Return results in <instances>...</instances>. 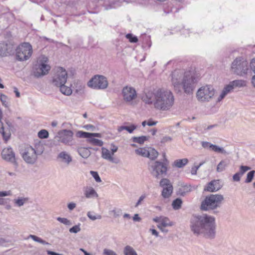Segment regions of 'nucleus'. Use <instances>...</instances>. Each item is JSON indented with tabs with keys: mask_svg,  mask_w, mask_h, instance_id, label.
Masks as SVG:
<instances>
[{
	"mask_svg": "<svg viewBox=\"0 0 255 255\" xmlns=\"http://www.w3.org/2000/svg\"><path fill=\"white\" fill-rule=\"evenodd\" d=\"M229 164V161L226 159L221 160L218 164L217 167V171L221 172L225 170L226 168Z\"/></svg>",
	"mask_w": 255,
	"mask_h": 255,
	"instance_id": "nucleus-23",
	"label": "nucleus"
},
{
	"mask_svg": "<svg viewBox=\"0 0 255 255\" xmlns=\"http://www.w3.org/2000/svg\"><path fill=\"white\" fill-rule=\"evenodd\" d=\"M182 204V199L180 198H177L173 201L172 206L173 209L178 210L181 208Z\"/></svg>",
	"mask_w": 255,
	"mask_h": 255,
	"instance_id": "nucleus-31",
	"label": "nucleus"
},
{
	"mask_svg": "<svg viewBox=\"0 0 255 255\" xmlns=\"http://www.w3.org/2000/svg\"><path fill=\"white\" fill-rule=\"evenodd\" d=\"M215 218L207 214L193 215L190 220V228L193 233L206 239L213 240L216 236Z\"/></svg>",
	"mask_w": 255,
	"mask_h": 255,
	"instance_id": "nucleus-1",
	"label": "nucleus"
},
{
	"mask_svg": "<svg viewBox=\"0 0 255 255\" xmlns=\"http://www.w3.org/2000/svg\"><path fill=\"white\" fill-rule=\"evenodd\" d=\"M154 107L158 110L166 111L174 104V96L170 91L158 89L154 93Z\"/></svg>",
	"mask_w": 255,
	"mask_h": 255,
	"instance_id": "nucleus-3",
	"label": "nucleus"
},
{
	"mask_svg": "<svg viewBox=\"0 0 255 255\" xmlns=\"http://www.w3.org/2000/svg\"><path fill=\"white\" fill-rule=\"evenodd\" d=\"M0 100L1 102L2 105L5 107H7V102L6 101L7 96L2 93L0 94Z\"/></svg>",
	"mask_w": 255,
	"mask_h": 255,
	"instance_id": "nucleus-48",
	"label": "nucleus"
},
{
	"mask_svg": "<svg viewBox=\"0 0 255 255\" xmlns=\"http://www.w3.org/2000/svg\"><path fill=\"white\" fill-rule=\"evenodd\" d=\"M83 190L84 192V195L85 197L87 198H92L94 197H98L97 193L96 192L95 190L92 187H84L83 188Z\"/></svg>",
	"mask_w": 255,
	"mask_h": 255,
	"instance_id": "nucleus-19",
	"label": "nucleus"
},
{
	"mask_svg": "<svg viewBox=\"0 0 255 255\" xmlns=\"http://www.w3.org/2000/svg\"><path fill=\"white\" fill-rule=\"evenodd\" d=\"M124 100L127 102H129L136 97V92L135 89L130 87L126 86L122 90Z\"/></svg>",
	"mask_w": 255,
	"mask_h": 255,
	"instance_id": "nucleus-16",
	"label": "nucleus"
},
{
	"mask_svg": "<svg viewBox=\"0 0 255 255\" xmlns=\"http://www.w3.org/2000/svg\"><path fill=\"white\" fill-rule=\"evenodd\" d=\"M215 90L211 85H206L200 88L197 92L196 97L198 101L208 102L213 97Z\"/></svg>",
	"mask_w": 255,
	"mask_h": 255,
	"instance_id": "nucleus-8",
	"label": "nucleus"
},
{
	"mask_svg": "<svg viewBox=\"0 0 255 255\" xmlns=\"http://www.w3.org/2000/svg\"><path fill=\"white\" fill-rule=\"evenodd\" d=\"M87 216L92 221H95L96 219H101L102 216L98 215L97 216L92 215L91 212H88L87 213Z\"/></svg>",
	"mask_w": 255,
	"mask_h": 255,
	"instance_id": "nucleus-49",
	"label": "nucleus"
},
{
	"mask_svg": "<svg viewBox=\"0 0 255 255\" xmlns=\"http://www.w3.org/2000/svg\"><path fill=\"white\" fill-rule=\"evenodd\" d=\"M112 148H111V150L112 151V154L113 155L117 151L118 149V147L115 145L114 144H111Z\"/></svg>",
	"mask_w": 255,
	"mask_h": 255,
	"instance_id": "nucleus-58",
	"label": "nucleus"
},
{
	"mask_svg": "<svg viewBox=\"0 0 255 255\" xmlns=\"http://www.w3.org/2000/svg\"><path fill=\"white\" fill-rule=\"evenodd\" d=\"M29 238L32 239L33 241L35 242L41 243L43 245H48L49 243L46 242L45 241L42 240V239L40 238L39 237L33 235H30L29 236Z\"/></svg>",
	"mask_w": 255,
	"mask_h": 255,
	"instance_id": "nucleus-40",
	"label": "nucleus"
},
{
	"mask_svg": "<svg viewBox=\"0 0 255 255\" xmlns=\"http://www.w3.org/2000/svg\"><path fill=\"white\" fill-rule=\"evenodd\" d=\"M25 201H26V198H18L15 200V203L19 207H20L24 204Z\"/></svg>",
	"mask_w": 255,
	"mask_h": 255,
	"instance_id": "nucleus-51",
	"label": "nucleus"
},
{
	"mask_svg": "<svg viewBox=\"0 0 255 255\" xmlns=\"http://www.w3.org/2000/svg\"><path fill=\"white\" fill-rule=\"evenodd\" d=\"M92 147H78L77 151L79 155L84 158H87L91 155V152L89 150Z\"/></svg>",
	"mask_w": 255,
	"mask_h": 255,
	"instance_id": "nucleus-21",
	"label": "nucleus"
},
{
	"mask_svg": "<svg viewBox=\"0 0 255 255\" xmlns=\"http://www.w3.org/2000/svg\"><path fill=\"white\" fill-rule=\"evenodd\" d=\"M112 212H113L114 213V217L115 218H117V217H119L121 215V210H119L117 211L115 210H113L112 211Z\"/></svg>",
	"mask_w": 255,
	"mask_h": 255,
	"instance_id": "nucleus-64",
	"label": "nucleus"
},
{
	"mask_svg": "<svg viewBox=\"0 0 255 255\" xmlns=\"http://www.w3.org/2000/svg\"><path fill=\"white\" fill-rule=\"evenodd\" d=\"M47 58L43 57L42 59L37 61V64H36L33 67V75L34 77L39 78L47 75L51 69V67L46 62Z\"/></svg>",
	"mask_w": 255,
	"mask_h": 255,
	"instance_id": "nucleus-6",
	"label": "nucleus"
},
{
	"mask_svg": "<svg viewBox=\"0 0 255 255\" xmlns=\"http://www.w3.org/2000/svg\"><path fill=\"white\" fill-rule=\"evenodd\" d=\"M84 128L87 130L91 129L92 131H94L95 129V126L92 125H86L84 126Z\"/></svg>",
	"mask_w": 255,
	"mask_h": 255,
	"instance_id": "nucleus-59",
	"label": "nucleus"
},
{
	"mask_svg": "<svg viewBox=\"0 0 255 255\" xmlns=\"http://www.w3.org/2000/svg\"><path fill=\"white\" fill-rule=\"evenodd\" d=\"M135 152L137 154L146 157H147V156L149 154V152L144 148H139L138 149H135Z\"/></svg>",
	"mask_w": 255,
	"mask_h": 255,
	"instance_id": "nucleus-37",
	"label": "nucleus"
},
{
	"mask_svg": "<svg viewBox=\"0 0 255 255\" xmlns=\"http://www.w3.org/2000/svg\"><path fill=\"white\" fill-rule=\"evenodd\" d=\"M58 157L63 159V161L68 164L72 161L71 156L65 151L60 152L58 155Z\"/></svg>",
	"mask_w": 255,
	"mask_h": 255,
	"instance_id": "nucleus-26",
	"label": "nucleus"
},
{
	"mask_svg": "<svg viewBox=\"0 0 255 255\" xmlns=\"http://www.w3.org/2000/svg\"><path fill=\"white\" fill-rule=\"evenodd\" d=\"M58 87H60V91L64 95L69 96L72 94L71 89L69 87L65 86V84L59 86Z\"/></svg>",
	"mask_w": 255,
	"mask_h": 255,
	"instance_id": "nucleus-32",
	"label": "nucleus"
},
{
	"mask_svg": "<svg viewBox=\"0 0 255 255\" xmlns=\"http://www.w3.org/2000/svg\"><path fill=\"white\" fill-rule=\"evenodd\" d=\"M20 153L23 160L28 164H33L37 160V156L35 154V149L31 146L25 148L24 150L20 151Z\"/></svg>",
	"mask_w": 255,
	"mask_h": 255,
	"instance_id": "nucleus-11",
	"label": "nucleus"
},
{
	"mask_svg": "<svg viewBox=\"0 0 255 255\" xmlns=\"http://www.w3.org/2000/svg\"><path fill=\"white\" fill-rule=\"evenodd\" d=\"M163 227L167 226H172L173 225V223L170 222L167 217H163L161 220V223L160 224Z\"/></svg>",
	"mask_w": 255,
	"mask_h": 255,
	"instance_id": "nucleus-38",
	"label": "nucleus"
},
{
	"mask_svg": "<svg viewBox=\"0 0 255 255\" xmlns=\"http://www.w3.org/2000/svg\"><path fill=\"white\" fill-rule=\"evenodd\" d=\"M255 170H251L249 171L247 175V178L245 181L246 183H251L255 176Z\"/></svg>",
	"mask_w": 255,
	"mask_h": 255,
	"instance_id": "nucleus-39",
	"label": "nucleus"
},
{
	"mask_svg": "<svg viewBox=\"0 0 255 255\" xmlns=\"http://www.w3.org/2000/svg\"><path fill=\"white\" fill-rule=\"evenodd\" d=\"M233 89L234 88L233 87V85H232V84H231L230 83L228 85H227L224 88L221 94L218 98V102H220L221 101H222L226 97V96L229 93L231 92Z\"/></svg>",
	"mask_w": 255,
	"mask_h": 255,
	"instance_id": "nucleus-20",
	"label": "nucleus"
},
{
	"mask_svg": "<svg viewBox=\"0 0 255 255\" xmlns=\"http://www.w3.org/2000/svg\"><path fill=\"white\" fill-rule=\"evenodd\" d=\"M15 47L11 43H0V57L7 56L14 53Z\"/></svg>",
	"mask_w": 255,
	"mask_h": 255,
	"instance_id": "nucleus-15",
	"label": "nucleus"
},
{
	"mask_svg": "<svg viewBox=\"0 0 255 255\" xmlns=\"http://www.w3.org/2000/svg\"><path fill=\"white\" fill-rule=\"evenodd\" d=\"M35 151L36 156L41 155L43 153L44 148L40 142H37L35 144Z\"/></svg>",
	"mask_w": 255,
	"mask_h": 255,
	"instance_id": "nucleus-30",
	"label": "nucleus"
},
{
	"mask_svg": "<svg viewBox=\"0 0 255 255\" xmlns=\"http://www.w3.org/2000/svg\"><path fill=\"white\" fill-rule=\"evenodd\" d=\"M224 198L221 194H211L207 196L202 201L200 209L201 211H212V213L217 215L219 211L217 208L220 207Z\"/></svg>",
	"mask_w": 255,
	"mask_h": 255,
	"instance_id": "nucleus-4",
	"label": "nucleus"
},
{
	"mask_svg": "<svg viewBox=\"0 0 255 255\" xmlns=\"http://www.w3.org/2000/svg\"><path fill=\"white\" fill-rule=\"evenodd\" d=\"M148 169L150 174L156 179L163 178L167 174L166 165L159 161H156L152 164H149Z\"/></svg>",
	"mask_w": 255,
	"mask_h": 255,
	"instance_id": "nucleus-5",
	"label": "nucleus"
},
{
	"mask_svg": "<svg viewBox=\"0 0 255 255\" xmlns=\"http://www.w3.org/2000/svg\"><path fill=\"white\" fill-rule=\"evenodd\" d=\"M49 136V132L46 129H41L38 132V136L41 139L46 138Z\"/></svg>",
	"mask_w": 255,
	"mask_h": 255,
	"instance_id": "nucleus-42",
	"label": "nucleus"
},
{
	"mask_svg": "<svg viewBox=\"0 0 255 255\" xmlns=\"http://www.w3.org/2000/svg\"><path fill=\"white\" fill-rule=\"evenodd\" d=\"M142 99L146 104H151L153 101L155 102L154 93H148L144 97H142Z\"/></svg>",
	"mask_w": 255,
	"mask_h": 255,
	"instance_id": "nucleus-28",
	"label": "nucleus"
},
{
	"mask_svg": "<svg viewBox=\"0 0 255 255\" xmlns=\"http://www.w3.org/2000/svg\"><path fill=\"white\" fill-rule=\"evenodd\" d=\"M137 128V126L134 124H131L129 126H126V129L129 133H131L133 132V130H135Z\"/></svg>",
	"mask_w": 255,
	"mask_h": 255,
	"instance_id": "nucleus-50",
	"label": "nucleus"
},
{
	"mask_svg": "<svg viewBox=\"0 0 255 255\" xmlns=\"http://www.w3.org/2000/svg\"><path fill=\"white\" fill-rule=\"evenodd\" d=\"M199 166H195L193 167L191 170V173L193 175H195L197 174V171L199 169Z\"/></svg>",
	"mask_w": 255,
	"mask_h": 255,
	"instance_id": "nucleus-63",
	"label": "nucleus"
},
{
	"mask_svg": "<svg viewBox=\"0 0 255 255\" xmlns=\"http://www.w3.org/2000/svg\"><path fill=\"white\" fill-rule=\"evenodd\" d=\"M132 219L134 222H139L141 220V218L139 216L138 214H135Z\"/></svg>",
	"mask_w": 255,
	"mask_h": 255,
	"instance_id": "nucleus-62",
	"label": "nucleus"
},
{
	"mask_svg": "<svg viewBox=\"0 0 255 255\" xmlns=\"http://www.w3.org/2000/svg\"><path fill=\"white\" fill-rule=\"evenodd\" d=\"M15 50L16 51V58L20 61L29 59L32 53V46L29 43L26 42L23 43Z\"/></svg>",
	"mask_w": 255,
	"mask_h": 255,
	"instance_id": "nucleus-7",
	"label": "nucleus"
},
{
	"mask_svg": "<svg viewBox=\"0 0 255 255\" xmlns=\"http://www.w3.org/2000/svg\"><path fill=\"white\" fill-rule=\"evenodd\" d=\"M124 254L125 255H137L134 249L129 246L125 247Z\"/></svg>",
	"mask_w": 255,
	"mask_h": 255,
	"instance_id": "nucleus-34",
	"label": "nucleus"
},
{
	"mask_svg": "<svg viewBox=\"0 0 255 255\" xmlns=\"http://www.w3.org/2000/svg\"><path fill=\"white\" fill-rule=\"evenodd\" d=\"M87 85L95 89H105L108 87V82L105 76L96 75L89 81Z\"/></svg>",
	"mask_w": 255,
	"mask_h": 255,
	"instance_id": "nucleus-10",
	"label": "nucleus"
},
{
	"mask_svg": "<svg viewBox=\"0 0 255 255\" xmlns=\"http://www.w3.org/2000/svg\"><path fill=\"white\" fill-rule=\"evenodd\" d=\"M172 140V138L170 136H165L163 137V138L161 140V142L162 143H164L168 141H170Z\"/></svg>",
	"mask_w": 255,
	"mask_h": 255,
	"instance_id": "nucleus-55",
	"label": "nucleus"
},
{
	"mask_svg": "<svg viewBox=\"0 0 255 255\" xmlns=\"http://www.w3.org/2000/svg\"><path fill=\"white\" fill-rule=\"evenodd\" d=\"M67 79V73L65 69L60 67L53 78L52 83L58 87L65 84Z\"/></svg>",
	"mask_w": 255,
	"mask_h": 255,
	"instance_id": "nucleus-12",
	"label": "nucleus"
},
{
	"mask_svg": "<svg viewBox=\"0 0 255 255\" xmlns=\"http://www.w3.org/2000/svg\"><path fill=\"white\" fill-rule=\"evenodd\" d=\"M201 145L204 148L210 149L211 150L224 155H228L229 152H227L223 147H220L216 144H213L208 141H202Z\"/></svg>",
	"mask_w": 255,
	"mask_h": 255,
	"instance_id": "nucleus-17",
	"label": "nucleus"
},
{
	"mask_svg": "<svg viewBox=\"0 0 255 255\" xmlns=\"http://www.w3.org/2000/svg\"><path fill=\"white\" fill-rule=\"evenodd\" d=\"M172 84L177 93L191 95L196 88L197 80L191 71L184 72L176 69L171 74Z\"/></svg>",
	"mask_w": 255,
	"mask_h": 255,
	"instance_id": "nucleus-2",
	"label": "nucleus"
},
{
	"mask_svg": "<svg viewBox=\"0 0 255 255\" xmlns=\"http://www.w3.org/2000/svg\"><path fill=\"white\" fill-rule=\"evenodd\" d=\"M216 183H218V180H213L209 182L207 185L205 187L204 191H208L210 192H215V185Z\"/></svg>",
	"mask_w": 255,
	"mask_h": 255,
	"instance_id": "nucleus-27",
	"label": "nucleus"
},
{
	"mask_svg": "<svg viewBox=\"0 0 255 255\" xmlns=\"http://www.w3.org/2000/svg\"><path fill=\"white\" fill-rule=\"evenodd\" d=\"M102 157L104 159L109 160V157H112L110 151L105 147H102Z\"/></svg>",
	"mask_w": 255,
	"mask_h": 255,
	"instance_id": "nucleus-41",
	"label": "nucleus"
},
{
	"mask_svg": "<svg viewBox=\"0 0 255 255\" xmlns=\"http://www.w3.org/2000/svg\"><path fill=\"white\" fill-rule=\"evenodd\" d=\"M145 198V195H141L138 200L137 201V202H136L135 205V207H137L139 205H140L141 203V202L144 200V199Z\"/></svg>",
	"mask_w": 255,
	"mask_h": 255,
	"instance_id": "nucleus-57",
	"label": "nucleus"
},
{
	"mask_svg": "<svg viewBox=\"0 0 255 255\" xmlns=\"http://www.w3.org/2000/svg\"><path fill=\"white\" fill-rule=\"evenodd\" d=\"M157 123V121H154L151 119H150L149 120H148L147 122V125L148 126H153L156 125Z\"/></svg>",
	"mask_w": 255,
	"mask_h": 255,
	"instance_id": "nucleus-60",
	"label": "nucleus"
},
{
	"mask_svg": "<svg viewBox=\"0 0 255 255\" xmlns=\"http://www.w3.org/2000/svg\"><path fill=\"white\" fill-rule=\"evenodd\" d=\"M88 142L92 143L94 145H97L99 146H102L103 145V142L101 140L95 138L91 137L90 139L87 140Z\"/></svg>",
	"mask_w": 255,
	"mask_h": 255,
	"instance_id": "nucleus-36",
	"label": "nucleus"
},
{
	"mask_svg": "<svg viewBox=\"0 0 255 255\" xmlns=\"http://www.w3.org/2000/svg\"><path fill=\"white\" fill-rule=\"evenodd\" d=\"M104 255H118L113 250L105 249L103 251Z\"/></svg>",
	"mask_w": 255,
	"mask_h": 255,
	"instance_id": "nucleus-52",
	"label": "nucleus"
},
{
	"mask_svg": "<svg viewBox=\"0 0 255 255\" xmlns=\"http://www.w3.org/2000/svg\"><path fill=\"white\" fill-rule=\"evenodd\" d=\"M242 176L239 172L236 173L233 176V179L234 181H240L241 176Z\"/></svg>",
	"mask_w": 255,
	"mask_h": 255,
	"instance_id": "nucleus-54",
	"label": "nucleus"
},
{
	"mask_svg": "<svg viewBox=\"0 0 255 255\" xmlns=\"http://www.w3.org/2000/svg\"><path fill=\"white\" fill-rule=\"evenodd\" d=\"M0 124L1 125V126H0V133L2 136L3 139L6 142L10 138L11 135L10 132L9 131L7 132L6 131H4V128L2 122H1Z\"/></svg>",
	"mask_w": 255,
	"mask_h": 255,
	"instance_id": "nucleus-25",
	"label": "nucleus"
},
{
	"mask_svg": "<svg viewBox=\"0 0 255 255\" xmlns=\"http://www.w3.org/2000/svg\"><path fill=\"white\" fill-rule=\"evenodd\" d=\"M189 162L187 158H183L175 160L173 164V166H175L179 168L183 167Z\"/></svg>",
	"mask_w": 255,
	"mask_h": 255,
	"instance_id": "nucleus-22",
	"label": "nucleus"
},
{
	"mask_svg": "<svg viewBox=\"0 0 255 255\" xmlns=\"http://www.w3.org/2000/svg\"><path fill=\"white\" fill-rule=\"evenodd\" d=\"M126 37L131 43H136L138 40L137 37L132 33H128Z\"/></svg>",
	"mask_w": 255,
	"mask_h": 255,
	"instance_id": "nucleus-43",
	"label": "nucleus"
},
{
	"mask_svg": "<svg viewBox=\"0 0 255 255\" xmlns=\"http://www.w3.org/2000/svg\"><path fill=\"white\" fill-rule=\"evenodd\" d=\"M58 135L56 136L55 139L60 141L65 144H71L72 141L73 132L71 130L63 129L58 132Z\"/></svg>",
	"mask_w": 255,
	"mask_h": 255,
	"instance_id": "nucleus-14",
	"label": "nucleus"
},
{
	"mask_svg": "<svg viewBox=\"0 0 255 255\" xmlns=\"http://www.w3.org/2000/svg\"><path fill=\"white\" fill-rule=\"evenodd\" d=\"M159 186L163 188L161 195L164 198L170 197L173 192V187L170 181L167 179L163 178L159 182Z\"/></svg>",
	"mask_w": 255,
	"mask_h": 255,
	"instance_id": "nucleus-13",
	"label": "nucleus"
},
{
	"mask_svg": "<svg viewBox=\"0 0 255 255\" xmlns=\"http://www.w3.org/2000/svg\"><path fill=\"white\" fill-rule=\"evenodd\" d=\"M149 138V136L142 135L138 137H132L131 139L134 143H137L139 144H143L145 141L148 140Z\"/></svg>",
	"mask_w": 255,
	"mask_h": 255,
	"instance_id": "nucleus-24",
	"label": "nucleus"
},
{
	"mask_svg": "<svg viewBox=\"0 0 255 255\" xmlns=\"http://www.w3.org/2000/svg\"><path fill=\"white\" fill-rule=\"evenodd\" d=\"M251 169V167L248 166L241 165L240 167V171L239 172L242 175L247 172V171Z\"/></svg>",
	"mask_w": 255,
	"mask_h": 255,
	"instance_id": "nucleus-47",
	"label": "nucleus"
},
{
	"mask_svg": "<svg viewBox=\"0 0 255 255\" xmlns=\"http://www.w3.org/2000/svg\"><path fill=\"white\" fill-rule=\"evenodd\" d=\"M90 174L93 177L96 182H101L102 181L101 178L97 171H91Z\"/></svg>",
	"mask_w": 255,
	"mask_h": 255,
	"instance_id": "nucleus-45",
	"label": "nucleus"
},
{
	"mask_svg": "<svg viewBox=\"0 0 255 255\" xmlns=\"http://www.w3.org/2000/svg\"><path fill=\"white\" fill-rule=\"evenodd\" d=\"M80 225V224H79L78 225L73 226L72 228H70L69 232L72 233H77L81 230Z\"/></svg>",
	"mask_w": 255,
	"mask_h": 255,
	"instance_id": "nucleus-46",
	"label": "nucleus"
},
{
	"mask_svg": "<svg viewBox=\"0 0 255 255\" xmlns=\"http://www.w3.org/2000/svg\"><path fill=\"white\" fill-rule=\"evenodd\" d=\"M76 204L73 202H71L68 204L67 207L70 211H72L76 207Z\"/></svg>",
	"mask_w": 255,
	"mask_h": 255,
	"instance_id": "nucleus-56",
	"label": "nucleus"
},
{
	"mask_svg": "<svg viewBox=\"0 0 255 255\" xmlns=\"http://www.w3.org/2000/svg\"><path fill=\"white\" fill-rule=\"evenodd\" d=\"M147 151L149 152V154L147 156V157L152 160H154L158 155V152L153 148H148Z\"/></svg>",
	"mask_w": 255,
	"mask_h": 255,
	"instance_id": "nucleus-29",
	"label": "nucleus"
},
{
	"mask_svg": "<svg viewBox=\"0 0 255 255\" xmlns=\"http://www.w3.org/2000/svg\"><path fill=\"white\" fill-rule=\"evenodd\" d=\"M109 158L110 161L114 163L117 164L120 162V160L119 159L113 158L112 156L111 157H109Z\"/></svg>",
	"mask_w": 255,
	"mask_h": 255,
	"instance_id": "nucleus-61",
	"label": "nucleus"
},
{
	"mask_svg": "<svg viewBox=\"0 0 255 255\" xmlns=\"http://www.w3.org/2000/svg\"><path fill=\"white\" fill-rule=\"evenodd\" d=\"M1 156L3 159L16 164L15 154L11 147L4 148L1 152Z\"/></svg>",
	"mask_w": 255,
	"mask_h": 255,
	"instance_id": "nucleus-18",
	"label": "nucleus"
},
{
	"mask_svg": "<svg viewBox=\"0 0 255 255\" xmlns=\"http://www.w3.org/2000/svg\"><path fill=\"white\" fill-rule=\"evenodd\" d=\"M250 71H253L255 74V58H253L250 62Z\"/></svg>",
	"mask_w": 255,
	"mask_h": 255,
	"instance_id": "nucleus-53",
	"label": "nucleus"
},
{
	"mask_svg": "<svg viewBox=\"0 0 255 255\" xmlns=\"http://www.w3.org/2000/svg\"><path fill=\"white\" fill-rule=\"evenodd\" d=\"M231 84L233 85V88L234 87H242L246 85V82L244 80H236L230 82Z\"/></svg>",
	"mask_w": 255,
	"mask_h": 255,
	"instance_id": "nucleus-35",
	"label": "nucleus"
},
{
	"mask_svg": "<svg viewBox=\"0 0 255 255\" xmlns=\"http://www.w3.org/2000/svg\"><path fill=\"white\" fill-rule=\"evenodd\" d=\"M57 220L60 223H63L66 225L71 226L72 224V222L70 220H68L67 218L58 217L57 218Z\"/></svg>",
	"mask_w": 255,
	"mask_h": 255,
	"instance_id": "nucleus-44",
	"label": "nucleus"
},
{
	"mask_svg": "<svg viewBox=\"0 0 255 255\" xmlns=\"http://www.w3.org/2000/svg\"><path fill=\"white\" fill-rule=\"evenodd\" d=\"M231 68L234 73L240 76L247 74L249 70L248 62L240 58H237L233 61Z\"/></svg>",
	"mask_w": 255,
	"mask_h": 255,
	"instance_id": "nucleus-9",
	"label": "nucleus"
},
{
	"mask_svg": "<svg viewBox=\"0 0 255 255\" xmlns=\"http://www.w3.org/2000/svg\"><path fill=\"white\" fill-rule=\"evenodd\" d=\"M76 135L79 138H86L87 139L91 138V132H88L82 130L78 131Z\"/></svg>",
	"mask_w": 255,
	"mask_h": 255,
	"instance_id": "nucleus-33",
	"label": "nucleus"
}]
</instances>
